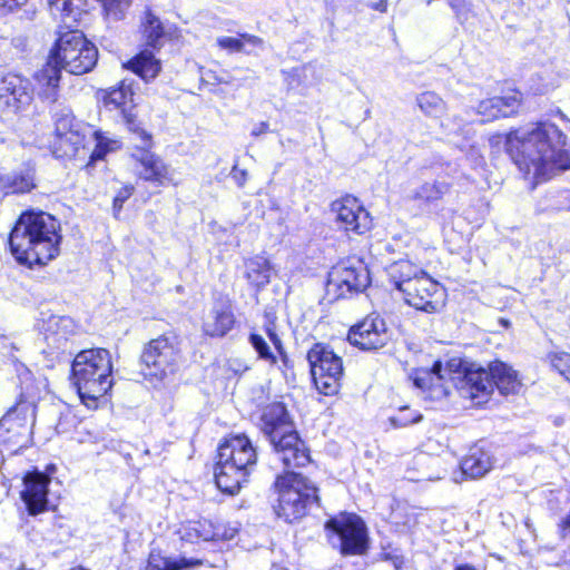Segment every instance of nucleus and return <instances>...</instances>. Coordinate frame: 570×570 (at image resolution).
Masks as SVG:
<instances>
[{
  "instance_id": "f257e3e1",
  "label": "nucleus",
  "mask_w": 570,
  "mask_h": 570,
  "mask_svg": "<svg viewBox=\"0 0 570 570\" xmlns=\"http://www.w3.org/2000/svg\"><path fill=\"white\" fill-rule=\"evenodd\" d=\"M566 135L552 122L542 121L529 128L511 131L505 148L515 164L535 179H549L570 168V151Z\"/></svg>"
},
{
  "instance_id": "f03ea898",
  "label": "nucleus",
  "mask_w": 570,
  "mask_h": 570,
  "mask_svg": "<svg viewBox=\"0 0 570 570\" xmlns=\"http://www.w3.org/2000/svg\"><path fill=\"white\" fill-rule=\"evenodd\" d=\"M59 222L47 213H24L10 233V250L20 264L45 265L59 253Z\"/></svg>"
},
{
  "instance_id": "7ed1b4c3",
  "label": "nucleus",
  "mask_w": 570,
  "mask_h": 570,
  "mask_svg": "<svg viewBox=\"0 0 570 570\" xmlns=\"http://www.w3.org/2000/svg\"><path fill=\"white\" fill-rule=\"evenodd\" d=\"M257 462V452L245 434H235L225 439L218 448L215 464V482L218 489L236 494L248 481Z\"/></svg>"
},
{
  "instance_id": "20e7f679",
  "label": "nucleus",
  "mask_w": 570,
  "mask_h": 570,
  "mask_svg": "<svg viewBox=\"0 0 570 570\" xmlns=\"http://www.w3.org/2000/svg\"><path fill=\"white\" fill-rule=\"evenodd\" d=\"M72 382L82 401H96L112 386L111 355L106 348L79 352L71 365Z\"/></svg>"
},
{
  "instance_id": "39448f33",
  "label": "nucleus",
  "mask_w": 570,
  "mask_h": 570,
  "mask_svg": "<svg viewBox=\"0 0 570 570\" xmlns=\"http://www.w3.org/2000/svg\"><path fill=\"white\" fill-rule=\"evenodd\" d=\"M494 386L502 395L518 394L522 382L517 371L501 361H494L488 368L470 367L465 371L460 386L463 397L482 403L492 393Z\"/></svg>"
},
{
  "instance_id": "423d86ee",
  "label": "nucleus",
  "mask_w": 570,
  "mask_h": 570,
  "mask_svg": "<svg viewBox=\"0 0 570 570\" xmlns=\"http://www.w3.org/2000/svg\"><path fill=\"white\" fill-rule=\"evenodd\" d=\"M278 491L276 513L286 522L303 518L307 509L318 503L317 488L302 474L287 471L275 482Z\"/></svg>"
},
{
  "instance_id": "0eeeda50",
  "label": "nucleus",
  "mask_w": 570,
  "mask_h": 570,
  "mask_svg": "<svg viewBox=\"0 0 570 570\" xmlns=\"http://www.w3.org/2000/svg\"><path fill=\"white\" fill-rule=\"evenodd\" d=\"M50 57L61 69L83 75L97 63L98 50L79 30H69L58 38Z\"/></svg>"
},
{
  "instance_id": "6e6552de",
  "label": "nucleus",
  "mask_w": 570,
  "mask_h": 570,
  "mask_svg": "<svg viewBox=\"0 0 570 570\" xmlns=\"http://www.w3.org/2000/svg\"><path fill=\"white\" fill-rule=\"evenodd\" d=\"M142 374L150 380L163 381L178 368L180 350L175 336L163 335L151 340L140 356Z\"/></svg>"
},
{
  "instance_id": "1a4fd4ad",
  "label": "nucleus",
  "mask_w": 570,
  "mask_h": 570,
  "mask_svg": "<svg viewBox=\"0 0 570 570\" xmlns=\"http://www.w3.org/2000/svg\"><path fill=\"white\" fill-rule=\"evenodd\" d=\"M311 374L317 391L333 395L338 391L343 376L342 358L322 344H315L307 353Z\"/></svg>"
},
{
  "instance_id": "9d476101",
  "label": "nucleus",
  "mask_w": 570,
  "mask_h": 570,
  "mask_svg": "<svg viewBox=\"0 0 570 570\" xmlns=\"http://www.w3.org/2000/svg\"><path fill=\"white\" fill-rule=\"evenodd\" d=\"M370 284V274L362 261L346 259L328 272L326 291L334 298H344L363 292Z\"/></svg>"
},
{
  "instance_id": "9b49d317",
  "label": "nucleus",
  "mask_w": 570,
  "mask_h": 570,
  "mask_svg": "<svg viewBox=\"0 0 570 570\" xmlns=\"http://www.w3.org/2000/svg\"><path fill=\"white\" fill-rule=\"evenodd\" d=\"M55 125V154L58 157H75L83 147V126L76 121L71 110L67 107L58 108L53 112Z\"/></svg>"
},
{
  "instance_id": "f8f14e48",
  "label": "nucleus",
  "mask_w": 570,
  "mask_h": 570,
  "mask_svg": "<svg viewBox=\"0 0 570 570\" xmlns=\"http://www.w3.org/2000/svg\"><path fill=\"white\" fill-rule=\"evenodd\" d=\"M104 105L109 110H120L128 129L141 139L144 146L150 145L151 136L137 120L135 94L131 82L124 80L118 88L107 91L104 96Z\"/></svg>"
},
{
  "instance_id": "ddd939ff",
  "label": "nucleus",
  "mask_w": 570,
  "mask_h": 570,
  "mask_svg": "<svg viewBox=\"0 0 570 570\" xmlns=\"http://www.w3.org/2000/svg\"><path fill=\"white\" fill-rule=\"evenodd\" d=\"M326 529L338 535L343 554H362L367 548L364 522L354 514H343L326 522Z\"/></svg>"
},
{
  "instance_id": "4468645a",
  "label": "nucleus",
  "mask_w": 570,
  "mask_h": 570,
  "mask_svg": "<svg viewBox=\"0 0 570 570\" xmlns=\"http://www.w3.org/2000/svg\"><path fill=\"white\" fill-rule=\"evenodd\" d=\"M401 293L406 304L426 313L438 312L443 303L442 288L426 273L412 283H405Z\"/></svg>"
},
{
  "instance_id": "2eb2a0df",
  "label": "nucleus",
  "mask_w": 570,
  "mask_h": 570,
  "mask_svg": "<svg viewBox=\"0 0 570 570\" xmlns=\"http://www.w3.org/2000/svg\"><path fill=\"white\" fill-rule=\"evenodd\" d=\"M347 338L363 351H374L385 346L391 335L385 321L377 314H370L350 330Z\"/></svg>"
},
{
  "instance_id": "dca6fc26",
  "label": "nucleus",
  "mask_w": 570,
  "mask_h": 570,
  "mask_svg": "<svg viewBox=\"0 0 570 570\" xmlns=\"http://www.w3.org/2000/svg\"><path fill=\"white\" fill-rule=\"evenodd\" d=\"M336 224L346 232L364 234L371 227V217L361 202L353 196H345L332 204Z\"/></svg>"
},
{
  "instance_id": "f3484780",
  "label": "nucleus",
  "mask_w": 570,
  "mask_h": 570,
  "mask_svg": "<svg viewBox=\"0 0 570 570\" xmlns=\"http://www.w3.org/2000/svg\"><path fill=\"white\" fill-rule=\"evenodd\" d=\"M272 445L276 459L287 470L305 466L309 462L308 450L296 431L283 435V438L272 442Z\"/></svg>"
},
{
  "instance_id": "a211bd4d",
  "label": "nucleus",
  "mask_w": 570,
  "mask_h": 570,
  "mask_svg": "<svg viewBox=\"0 0 570 570\" xmlns=\"http://www.w3.org/2000/svg\"><path fill=\"white\" fill-rule=\"evenodd\" d=\"M50 479L38 471L29 472L23 478L24 489L21 498L30 514H38L46 510L48 503V485Z\"/></svg>"
},
{
  "instance_id": "6ab92c4d",
  "label": "nucleus",
  "mask_w": 570,
  "mask_h": 570,
  "mask_svg": "<svg viewBox=\"0 0 570 570\" xmlns=\"http://www.w3.org/2000/svg\"><path fill=\"white\" fill-rule=\"evenodd\" d=\"M32 100V90L28 79L19 75H6L0 81V102L14 111L28 106Z\"/></svg>"
},
{
  "instance_id": "aec40b11",
  "label": "nucleus",
  "mask_w": 570,
  "mask_h": 570,
  "mask_svg": "<svg viewBox=\"0 0 570 570\" xmlns=\"http://www.w3.org/2000/svg\"><path fill=\"white\" fill-rule=\"evenodd\" d=\"M262 431L272 442L294 432L292 421L283 403L275 402L264 407L262 416Z\"/></svg>"
},
{
  "instance_id": "412c9836",
  "label": "nucleus",
  "mask_w": 570,
  "mask_h": 570,
  "mask_svg": "<svg viewBox=\"0 0 570 570\" xmlns=\"http://www.w3.org/2000/svg\"><path fill=\"white\" fill-rule=\"evenodd\" d=\"M134 158L138 164L136 171L139 178L158 185H165L173 180L170 168L157 155L141 149L134 155Z\"/></svg>"
},
{
  "instance_id": "4be33fe9",
  "label": "nucleus",
  "mask_w": 570,
  "mask_h": 570,
  "mask_svg": "<svg viewBox=\"0 0 570 570\" xmlns=\"http://www.w3.org/2000/svg\"><path fill=\"white\" fill-rule=\"evenodd\" d=\"M521 104V94L513 91L503 97H493L482 100L478 106V114L482 121H491L500 117H509L517 112Z\"/></svg>"
},
{
  "instance_id": "5701e85b",
  "label": "nucleus",
  "mask_w": 570,
  "mask_h": 570,
  "mask_svg": "<svg viewBox=\"0 0 570 570\" xmlns=\"http://www.w3.org/2000/svg\"><path fill=\"white\" fill-rule=\"evenodd\" d=\"M43 331L49 346L63 348L68 338L76 333L77 325L69 316L51 315L43 323Z\"/></svg>"
},
{
  "instance_id": "b1692460",
  "label": "nucleus",
  "mask_w": 570,
  "mask_h": 570,
  "mask_svg": "<svg viewBox=\"0 0 570 570\" xmlns=\"http://www.w3.org/2000/svg\"><path fill=\"white\" fill-rule=\"evenodd\" d=\"M235 316L228 305H216L205 316L203 331L206 335L213 337L225 336L234 326Z\"/></svg>"
},
{
  "instance_id": "393cba45",
  "label": "nucleus",
  "mask_w": 570,
  "mask_h": 570,
  "mask_svg": "<svg viewBox=\"0 0 570 570\" xmlns=\"http://www.w3.org/2000/svg\"><path fill=\"white\" fill-rule=\"evenodd\" d=\"M60 71L61 68L49 57L47 65L35 76L39 97L50 102L57 101Z\"/></svg>"
},
{
  "instance_id": "a878e982",
  "label": "nucleus",
  "mask_w": 570,
  "mask_h": 570,
  "mask_svg": "<svg viewBox=\"0 0 570 570\" xmlns=\"http://www.w3.org/2000/svg\"><path fill=\"white\" fill-rule=\"evenodd\" d=\"M35 187V168L30 165L0 177V189L6 194H24Z\"/></svg>"
},
{
  "instance_id": "bb28decb",
  "label": "nucleus",
  "mask_w": 570,
  "mask_h": 570,
  "mask_svg": "<svg viewBox=\"0 0 570 570\" xmlns=\"http://www.w3.org/2000/svg\"><path fill=\"white\" fill-rule=\"evenodd\" d=\"M387 273L394 286L402 292L405 288V283L416 281L425 272L412 262L402 259L391 264Z\"/></svg>"
},
{
  "instance_id": "cd10ccee",
  "label": "nucleus",
  "mask_w": 570,
  "mask_h": 570,
  "mask_svg": "<svg viewBox=\"0 0 570 570\" xmlns=\"http://www.w3.org/2000/svg\"><path fill=\"white\" fill-rule=\"evenodd\" d=\"M492 468V460L489 453L479 448L471 450L461 462L462 473L472 478H481L488 473Z\"/></svg>"
},
{
  "instance_id": "c85d7f7f",
  "label": "nucleus",
  "mask_w": 570,
  "mask_h": 570,
  "mask_svg": "<svg viewBox=\"0 0 570 570\" xmlns=\"http://www.w3.org/2000/svg\"><path fill=\"white\" fill-rule=\"evenodd\" d=\"M141 24L146 45L156 50L160 49L167 35L160 19L150 9H147Z\"/></svg>"
},
{
  "instance_id": "c756f323",
  "label": "nucleus",
  "mask_w": 570,
  "mask_h": 570,
  "mask_svg": "<svg viewBox=\"0 0 570 570\" xmlns=\"http://www.w3.org/2000/svg\"><path fill=\"white\" fill-rule=\"evenodd\" d=\"M245 276L257 288L266 286L272 276V265L264 256H254L245 263Z\"/></svg>"
},
{
  "instance_id": "7c9ffc66",
  "label": "nucleus",
  "mask_w": 570,
  "mask_h": 570,
  "mask_svg": "<svg viewBox=\"0 0 570 570\" xmlns=\"http://www.w3.org/2000/svg\"><path fill=\"white\" fill-rule=\"evenodd\" d=\"M125 66L146 81L154 79L160 71L159 60L155 59L154 53L147 49L142 50Z\"/></svg>"
},
{
  "instance_id": "2f4dec72",
  "label": "nucleus",
  "mask_w": 570,
  "mask_h": 570,
  "mask_svg": "<svg viewBox=\"0 0 570 570\" xmlns=\"http://www.w3.org/2000/svg\"><path fill=\"white\" fill-rule=\"evenodd\" d=\"M450 190V184L445 181L424 183L419 187L412 189L409 194V199L414 202H422L425 204H433L443 198Z\"/></svg>"
},
{
  "instance_id": "473e14b6",
  "label": "nucleus",
  "mask_w": 570,
  "mask_h": 570,
  "mask_svg": "<svg viewBox=\"0 0 570 570\" xmlns=\"http://www.w3.org/2000/svg\"><path fill=\"white\" fill-rule=\"evenodd\" d=\"M198 563L199 561L195 559H187L185 557L167 558L158 551H151L145 570H183Z\"/></svg>"
},
{
  "instance_id": "72a5a7b5",
  "label": "nucleus",
  "mask_w": 570,
  "mask_h": 570,
  "mask_svg": "<svg viewBox=\"0 0 570 570\" xmlns=\"http://www.w3.org/2000/svg\"><path fill=\"white\" fill-rule=\"evenodd\" d=\"M28 429L11 416H4L0 421V441L13 445H22L27 436Z\"/></svg>"
},
{
  "instance_id": "f704fd0d",
  "label": "nucleus",
  "mask_w": 570,
  "mask_h": 570,
  "mask_svg": "<svg viewBox=\"0 0 570 570\" xmlns=\"http://www.w3.org/2000/svg\"><path fill=\"white\" fill-rule=\"evenodd\" d=\"M48 3L52 16L65 23L76 21L81 12V0H48Z\"/></svg>"
},
{
  "instance_id": "c9c22d12",
  "label": "nucleus",
  "mask_w": 570,
  "mask_h": 570,
  "mask_svg": "<svg viewBox=\"0 0 570 570\" xmlns=\"http://www.w3.org/2000/svg\"><path fill=\"white\" fill-rule=\"evenodd\" d=\"M417 106L421 111L430 117H441L445 111V102L433 91H425L417 96Z\"/></svg>"
},
{
  "instance_id": "e433bc0d",
  "label": "nucleus",
  "mask_w": 570,
  "mask_h": 570,
  "mask_svg": "<svg viewBox=\"0 0 570 570\" xmlns=\"http://www.w3.org/2000/svg\"><path fill=\"white\" fill-rule=\"evenodd\" d=\"M197 528L199 541H215L232 539L233 535H227L226 531L220 527L214 524L209 520L194 521Z\"/></svg>"
},
{
  "instance_id": "4c0bfd02",
  "label": "nucleus",
  "mask_w": 570,
  "mask_h": 570,
  "mask_svg": "<svg viewBox=\"0 0 570 570\" xmlns=\"http://www.w3.org/2000/svg\"><path fill=\"white\" fill-rule=\"evenodd\" d=\"M252 347L257 353L259 360L268 363L269 365H275L277 363V357L274 354L272 347L269 346L266 338L257 333H252L248 338Z\"/></svg>"
},
{
  "instance_id": "58836bf2",
  "label": "nucleus",
  "mask_w": 570,
  "mask_h": 570,
  "mask_svg": "<svg viewBox=\"0 0 570 570\" xmlns=\"http://www.w3.org/2000/svg\"><path fill=\"white\" fill-rule=\"evenodd\" d=\"M551 366L570 382V354L566 352L549 355Z\"/></svg>"
},
{
  "instance_id": "ea45409f",
  "label": "nucleus",
  "mask_w": 570,
  "mask_h": 570,
  "mask_svg": "<svg viewBox=\"0 0 570 570\" xmlns=\"http://www.w3.org/2000/svg\"><path fill=\"white\" fill-rule=\"evenodd\" d=\"M421 419V414H415L409 407H403L399 415L391 417V422L395 428H404L419 422Z\"/></svg>"
},
{
  "instance_id": "a19ab883",
  "label": "nucleus",
  "mask_w": 570,
  "mask_h": 570,
  "mask_svg": "<svg viewBox=\"0 0 570 570\" xmlns=\"http://www.w3.org/2000/svg\"><path fill=\"white\" fill-rule=\"evenodd\" d=\"M176 533L181 542L196 543L199 541L197 528L194 521L181 524Z\"/></svg>"
},
{
  "instance_id": "79ce46f5",
  "label": "nucleus",
  "mask_w": 570,
  "mask_h": 570,
  "mask_svg": "<svg viewBox=\"0 0 570 570\" xmlns=\"http://www.w3.org/2000/svg\"><path fill=\"white\" fill-rule=\"evenodd\" d=\"M130 2L131 0H105L104 6L108 14L115 19H120Z\"/></svg>"
},
{
  "instance_id": "37998d69",
  "label": "nucleus",
  "mask_w": 570,
  "mask_h": 570,
  "mask_svg": "<svg viewBox=\"0 0 570 570\" xmlns=\"http://www.w3.org/2000/svg\"><path fill=\"white\" fill-rule=\"evenodd\" d=\"M217 45L229 52H242L244 51V41L235 37H219L217 38Z\"/></svg>"
},
{
  "instance_id": "c03bdc74",
  "label": "nucleus",
  "mask_w": 570,
  "mask_h": 570,
  "mask_svg": "<svg viewBox=\"0 0 570 570\" xmlns=\"http://www.w3.org/2000/svg\"><path fill=\"white\" fill-rule=\"evenodd\" d=\"M266 335H267L268 341L273 344L276 352L282 357H285L286 356L285 350H284L283 342H282L281 337L278 336V334L272 327H267Z\"/></svg>"
},
{
  "instance_id": "a18cd8bd",
  "label": "nucleus",
  "mask_w": 570,
  "mask_h": 570,
  "mask_svg": "<svg viewBox=\"0 0 570 570\" xmlns=\"http://www.w3.org/2000/svg\"><path fill=\"white\" fill-rule=\"evenodd\" d=\"M132 191H134V187L127 186L118 193V195L114 198L115 210L121 209L124 203L130 197Z\"/></svg>"
},
{
  "instance_id": "49530a36",
  "label": "nucleus",
  "mask_w": 570,
  "mask_h": 570,
  "mask_svg": "<svg viewBox=\"0 0 570 570\" xmlns=\"http://www.w3.org/2000/svg\"><path fill=\"white\" fill-rule=\"evenodd\" d=\"M27 2L28 0H0V8L8 12H13L26 6Z\"/></svg>"
},
{
  "instance_id": "de8ad7c7",
  "label": "nucleus",
  "mask_w": 570,
  "mask_h": 570,
  "mask_svg": "<svg viewBox=\"0 0 570 570\" xmlns=\"http://www.w3.org/2000/svg\"><path fill=\"white\" fill-rule=\"evenodd\" d=\"M230 176L238 187H243L247 180V171L245 169H239L237 166H234Z\"/></svg>"
},
{
  "instance_id": "09e8293b",
  "label": "nucleus",
  "mask_w": 570,
  "mask_h": 570,
  "mask_svg": "<svg viewBox=\"0 0 570 570\" xmlns=\"http://www.w3.org/2000/svg\"><path fill=\"white\" fill-rule=\"evenodd\" d=\"M109 149H112V147L107 146V144H105L104 140L97 136V146L92 151L91 158L101 159Z\"/></svg>"
},
{
  "instance_id": "8fccbe9b",
  "label": "nucleus",
  "mask_w": 570,
  "mask_h": 570,
  "mask_svg": "<svg viewBox=\"0 0 570 570\" xmlns=\"http://www.w3.org/2000/svg\"><path fill=\"white\" fill-rule=\"evenodd\" d=\"M12 365L14 366V370L21 381H27L30 377V371L26 367L24 364L20 363L17 358H12Z\"/></svg>"
},
{
  "instance_id": "3c124183",
  "label": "nucleus",
  "mask_w": 570,
  "mask_h": 570,
  "mask_svg": "<svg viewBox=\"0 0 570 570\" xmlns=\"http://www.w3.org/2000/svg\"><path fill=\"white\" fill-rule=\"evenodd\" d=\"M239 39H242L244 41V47L246 45H249L253 47H262L264 43L262 38L254 36V35H249V33H240Z\"/></svg>"
},
{
  "instance_id": "603ef678",
  "label": "nucleus",
  "mask_w": 570,
  "mask_h": 570,
  "mask_svg": "<svg viewBox=\"0 0 570 570\" xmlns=\"http://www.w3.org/2000/svg\"><path fill=\"white\" fill-rule=\"evenodd\" d=\"M448 370L443 367L441 362H435L431 368V374L435 376L438 380H444Z\"/></svg>"
},
{
  "instance_id": "864d4df0",
  "label": "nucleus",
  "mask_w": 570,
  "mask_h": 570,
  "mask_svg": "<svg viewBox=\"0 0 570 570\" xmlns=\"http://www.w3.org/2000/svg\"><path fill=\"white\" fill-rule=\"evenodd\" d=\"M561 197L566 200L564 204H557L554 206L558 210H570V190H566L561 194Z\"/></svg>"
},
{
  "instance_id": "5fc2aeb1",
  "label": "nucleus",
  "mask_w": 570,
  "mask_h": 570,
  "mask_svg": "<svg viewBox=\"0 0 570 570\" xmlns=\"http://www.w3.org/2000/svg\"><path fill=\"white\" fill-rule=\"evenodd\" d=\"M371 7L374 10H377L380 12H386V10H387V0H380L376 3H373Z\"/></svg>"
},
{
  "instance_id": "6e6d98bb",
  "label": "nucleus",
  "mask_w": 570,
  "mask_h": 570,
  "mask_svg": "<svg viewBox=\"0 0 570 570\" xmlns=\"http://www.w3.org/2000/svg\"><path fill=\"white\" fill-rule=\"evenodd\" d=\"M268 129V125L266 122H261L256 128L252 130L253 136H258L263 132H266Z\"/></svg>"
},
{
  "instance_id": "4d7b16f0",
  "label": "nucleus",
  "mask_w": 570,
  "mask_h": 570,
  "mask_svg": "<svg viewBox=\"0 0 570 570\" xmlns=\"http://www.w3.org/2000/svg\"><path fill=\"white\" fill-rule=\"evenodd\" d=\"M454 570H483V569H481L480 567L470 564V563H462V564H458L454 568Z\"/></svg>"
},
{
  "instance_id": "13d9d810",
  "label": "nucleus",
  "mask_w": 570,
  "mask_h": 570,
  "mask_svg": "<svg viewBox=\"0 0 570 570\" xmlns=\"http://www.w3.org/2000/svg\"><path fill=\"white\" fill-rule=\"evenodd\" d=\"M444 475H445V473H443V474L438 473V474H435V475L428 474V475H426V479H428V480H441V479H443V478H444Z\"/></svg>"
},
{
  "instance_id": "bf43d9fd",
  "label": "nucleus",
  "mask_w": 570,
  "mask_h": 570,
  "mask_svg": "<svg viewBox=\"0 0 570 570\" xmlns=\"http://www.w3.org/2000/svg\"><path fill=\"white\" fill-rule=\"evenodd\" d=\"M462 3V0H450V6L454 9V10H458L459 7L461 6Z\"/></svg>"
},
{
  "instance_id": "052dcab7",
  "label": "nucleus",
  "mask_w": 570,
  "mask_h": 570,
  "mask_svg": "<svg viewBox=\"0 0 570 570\" xmlns=\"http://www.w3.org/2000/svg\"><path fill=\"white\" fill-rule=\"evenodd\" d=\"M480 159L478 160V165H482L483 164V158L482 157H479Z\"/></svg>"
},
{
  "instance_id": "680f3d73",
  "label": "nucleus",
  "mask_w": 570,
  "mask_h": 570,
  "mask_svg": "<svg viewBox=\"0 0 570 570\" xmlns=\"http://www.w3.org/2000/svg\"><path fill=\"white\" fill-rule=\"evenodd\" d=\"M501 322H502V324H503L504 326H508V324H509V322H508V321H504V320H502Z\"/></svg>"
},
{
  "instance_id": "e2e57ef3",
  "label": "nucleus",
  "mask_w": 570,
  "mask_h": 570,
  "mask_svg": "<svg viewBox=\"0 0 570 570\" xmlns=\"http://www.w3.org/2000/svg\"><path fill=\"white\" fill-rule=\"evenodd\" d=\"M415 384H416L417 386H421L420 379H416V380H415Z\"/></svg>"
},
{
  "instance_id": "0e129e2a",
  "label": "nucleus",
  "mask_w": 570,
  "mask_h": 570,
  "mask_svg": "<svg viewBox=\"0 0 570 570\" xmlns=\"http://www.w3.org/2000/svg\"><path fill=\"white\" fill-rule=\"evenodd\" d=\"M431 462H438L439 460L436 458L430 459Z\"/></svg>"
},
{
  "instance_id": "69168bd1",
  "label": "nucleus",
  "mask_w": 570,
  "mask_h": 570,
  "mask_svg": "<svg viewBox=\"0 0 570 570\" xmlns=\"http://www.w3.org/2000/svg\"><path fill=\"white\" fill-rule=\"evenodd\" d=\"M71 570H86L83 568H75V569H71Z\"/></svg>"
}]
</instances>
